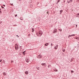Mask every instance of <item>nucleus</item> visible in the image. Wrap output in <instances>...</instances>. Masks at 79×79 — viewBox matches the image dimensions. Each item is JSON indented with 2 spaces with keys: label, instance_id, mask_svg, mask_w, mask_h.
Listing matches in <instances>:
<instances>
[{
  "label": "nucleus",
  "instance_id": "nucleus-11",
  "mask_svg": "<svg viewBox=\"0 0 79 79\" xmlns=\"http://www.w3.org/2000/svg\"><path fill=\"white\" fill-rule=\"evenodd\" d=\"M3 74L4 75V76H6V73H3Z\"/></svg>",
  "mask_w": 79,
  "mask_h": 79
},
{
  "label": "nucleus",
  "instance_id": "nucleus-30",
  "mask_svg": "<svg viewBox=\"0 0 79 79\" xmlns=\"http://www.w3.org/2000/svg\"><path fill=\"white\" fill-rule=\"evenodd\" d=\"M3 6H5V5H3Z\"/></svg>",
  "mask_w": 79,
  "mask_h": 79
},
{
  "label": "nucleus",
  "instance_id": "nucleus-7",
  "mask_svg": "<svg viewBox=\"0 0 79 79\" xmlns=\"http://www.w3.org/2000/svg\"><path fill=\"white\" fill-rule=\"evenodd\" d=\"M23 55H25L26 54V51H25L23 52Z\"/></svg>",
  "mask_w": 79,
  "mask_h": 79
},
{
  "label": "nucleus",
  "instance_id": "nucleus-33",
  "mask_svg": "<svg viewBox=\"0 0 79 79\" xmlns=\"http://www.w3.org/2000/svg\"><path fill=\"white\" fill-rule=\"evenodd\" d=\"M77 15H78V16H79V14H78Z\"/></svg>",
  "mask_w": 79,
  "mask_h": 79
},
{
  "label": "nucleus",
  "instance_id": "nucleus-12",
  "mask_svg": "<svg viewBox=\"0 0 79 79\" xmlns=\"http://www.w3.org/2000/svg\"><path fill=\"white\" fill-rule=\"evenodd\" d=\"M69 2L70 3H71L73 2V0H70Z\"/></svg>",
  "mask_w": 79,
  "mask_h": 79
},
{
  "label": "nucleus",
  "instance_id": "nucleus-16",
  "mask_svg": "<svg viewBox=\"0 0 79 79\" xmlns=\"http://www.w3.org/2000/svg\"><path fill=\"white\" fill-rule=\"evenodd\" d=\"M72 37L71 35H69L68 38H69V37Z\"/></svg>",
  "mask_w": 79,
  "mask_h": 79
},
{
  "label": "nucleus",
  "instance_id": "nucleus-4",
  "mask_svg": "<svg viewBox=\"0 0 79 79\" xmlns=\"http://www.w3.org/2000/svg\"><path fill=\"white\" fill-rule=\"evenodd\" d=\"M41 65H42V66H45V67H46V66H47V65H46L45 63L42 64Z\"/></svg>",
  "mask_w": 79,
  "mask_h": 79
},
{
  "label": "nucleus",
  "instance_id": "nucleus-36",
  "mask_svg": "<svg viewBox=\"0 0 79 79\" xmlns=\"http://www.w3.org/2000/svg\"><path fill=\"white\" fill-rule=\"evenodd\" d=\"M64 2H65V1H64Z\"/></svg>",
  "mask_w": 79,
  "mask_h": 79
},
{
  "label": "nucleus",
  "instance_id": "nucleus-20",
  "mask_svg": "<svg viewBox=\"0 0 79 79\" xmlns=\"http://www.w3.org/2000/svg\"><path fill=\"white\" fill-rule=\"evenodd\" d=\"M37 69H38V70H39V67H38V68H37Z\"/></svg>",
  "mask_w": 79,
  "mask_h": 79
},
{
  "label": "nucleus",
  "instance_id": "nucleus-18",
  "mask_svg": "<svg viewBox=\"0 0 79 79\" xmlns=\"http://www.w3.org/2000/svg\"><path fill=\"white\" fill-rule=\"evenodd\" d=\"M60 2V0H59L57 2V3H58V2Z\"/></svg>",
  "mask_w": 79,
  "mask_h": 79
},
{
  "label": "nucleus",
  "instance_id": "nucleus-9",
  "mask_svg": "<svg viewBox=\"0 0 79 79\" xmlns=\"http://www.w3.org/2000/svg\"><path fill=\"white\" fill-rule=\"evenodd\" d=\"M38 57L39 58H41V57H42V55H40L38 56Z\"/></svg>",
  "mask_w": 79,
  "mask_h": 79
},
{
  "label": "nucleus",
  "instance_id": "nucleus-32",
  "mask_svg": "<svg viewBox=\"0 0 79 79\" xmlns=\"http://www.w3.org/2000/svg\"><path fill=\"white\" fill-rule=\"evenodd\" d=\"M15 15V16L16 17V16H17V15Z\"/></svg>",
  "mask_w": 79,
  "mask_h": 79
},
{
  "label": "nucleus",
  "instance_id": "nucleus-31",
  "mask_svg": "<svg viewBox=\"0 0 79 79\" xmlns=\"http://www.w3.org/2000/svg\"><path fill=\"white\" fill-rule=\"evenodd\" d=\"M77 25H76V28H77Z\"/></svg>",
  "mask_w": 79,
  "mask_h": 79
},
{
  "label": "nucleus",
  "instance_id": "nucleus-38",
  "mask_svg": "<svg viewBox=\"0 0 79 79\" xmlns=\"http://www.w3.org/2000/svg\"><path fill=\"white\" fill-rule=\"evenodd\" d=\"M0 12H1V11H0Z\"/></svg>",
  "mask_w": 79,
  "mask_h": 79
},
{
  "label": "nucleus",
  "instance_id": "nucleus-13",
  "mask_svg": "<svg viewBox=\"0 0 79 79\" xmlns=\"http://www.w3.org/2000/svg\"><path fill=\"white\" fill-rule=\"evenodd\" d=\"M32 32L34 31V28H32Z\"/></svg>",
  "mask_w": 79,
  "mask_h": 79
},
{
  "label": "nucleus",
  "instance_id": "nucleus-34",
  "mask_svg": "<svg viewBox=\"0 0 79 79\" xmlns=\"http://www.w3.org/2000/svg\"><path fill=\"white\" fill-rule=\"evenodd\" d=\"M48 68H49V65H48Z\"/></svg>",
  "mask_w": 79,
  "mask_h": 79
},
{
  "label": "nucleus",
  "instance_id": "nucleus-25",
  "mask_svg": "<svg viewBox=\"0 0 79 79\" xmlns=\"http://www.w3.org/2000/svg\"><path fill=\"white\" fill-rule=\"evenodd\" d=\"M59 31H62V30L59 29Z\"/></svg>",
  "mask_w": 79,
  "mask_h": 79
},
{
  "label": "nucleus",
  "instance_id": "nucleus-10",
  "mask_svg": "<svg viewBox=\"0 0 79 79\" xmlns=\"http://www.w3.org/2000/svg\"><path fill=\"white\" fill-rule=\"evenodd\" d=\"M55 32H56V29H55L54 30V33Z\"/></svg>",
  "mask_w": 79,
  "mask_h": 79
},
{
  "label": "nucleus",
  "instance_id": "nucleus-23",
  "mask_svg": "<svg viewBox=\"0 0 79 79\" xmlns=\"http://www.w3.org/2000/svg\"><path fill=\"white\" fill-rule=\"evenodd\" d=\"M1 7L2 8H4V7H3V6H2Z\"/></svg>",
  "mask_w": 79,
  "mask_h": 79
},
{
  "label": "nucleus",
  "instance_id": "nucleus-6",
  "mask_svg": "<svg viewBox=\"0 0 79 79\" xmlns=\"http://www.w3.org/2000/svg\"><path fill=\"white\" fill-rule=\"evenodd\" d=\"M28 73H29V72L28 71H26L25 72V74H26L27 75L28 74Z\"/></svg>",
  "mask_w": 79,
  "mask_h": 79
},
{
  "label": "nucleus",
  "instance_id": "nucleus-15",
  "mask_svg": "<svg viewBox=\"0 0 79 79\" xmlns=\"http://www.w3.org/2000/svg\"><path fill=\"white\" fill-rule=\"evenodd\" d=\"M54 45V44H52V43L51 44V47H52V46H53Z\"/></svg>",
  "mask_w": 79,
  "mask_h": 79
},
{
  "label": "nucleus",
  "instance_id": "nucleus-1",
  "mask_svg": "<svg viewBox=\"0 0 79 79\" xmlns=\"http://www.w3.org/2000/svg\"><path fill=\"white\" fill-rule=\"evenodd\" d=\"M42 32L41 31H39V37H40V36H41V35H42Z\"/></svg>",
  "mask_w": 79,
  "mask_h": 79
},
{
  "label": "nucleus",
  "instance_id": "nucleus-21",
  "mask_svg": "<svg viewBox=\"0 0 79 79\" xmlns=\"http://www.w3.org/2000/svg\"><path fill=\"white\" fill-rule=\"evenodd\" d=\"M76 39H77V40H79V38H77Z\"/></svg>",
  "mask_w": 79,
  "mask_h": 79
},
{
  "label": "nucleus",
  "instance_id": "nucleus-28",
  "mask_svg": "<svg viewBox=\"0 0 79 79\" xmlns=\"http://www.w3.org/2000/svg\"><path fill=\"white\" fill-rule=\"evenodd\" d=\"M63 11V10H60V12H62Z\"/></svg>",
  "mask_w": 79,
  "mask_h": 79
},
{
  "label": "nucleus",
  "instance_id": "nucleus-2",
  "mask_svg": "<svg viewBox=\"0 0 79 79\" xmlns=\"http://www.w3.org/2000/svg\"><path fill=\"white\" fill-rule=\"evenodd\" d=\"M15 46L16 50H18V45H17V44H15Z\"/></svg>",
  "mask_w": 79,
  "mask_h": 79
},
{
  "label": "nucleus",
  "instance_id": "nucleus-27",
  "mask_svg": "<svg viewBox=\"0 0 79 79\" xmlns=\"http://www.w3.org/2000/svg\"><path fill=\"white\" fill-rule=\"evenodd\" d=\"M2 60H0V62H2Z\"/></svg>",
  "mask_w": 79,
  "mask_h": 79
},
{
  "label": "nucleus",
  "instance_id": "nucleus-29",
  "mask_svg": "<svg viewBox=\"0 0 79 79\" xmlns=\"http://www.w3.org/2000/svg\"><path fill=\"white\" fill-rule=\"evenodd\" d=\"M16 36H17L18 37H19V36H18V35H17Z\"/></svg>",
  "mask_w": 79,
  "mask_h": 79
},
{
  "label": "nucleus",
  "instance_id": "nucleus-17",
  "mask_svg": "<svg viewBox=\"0 0 79 79\" xmlns=\"http://www.w3.org/2000/svg\"><path fill=\"white\" fill-rule=\"evenodd\" d=\"M20 19H21V20H23V18L22 17L20 18Z\"/></svg>",
  "mask_w": 79,
  "mask_h": 79
},
{
  "label": "nucleus",
  "instance_id": "nucleus-26",
  "mask_svg": "<svg viewBox=\"0 0 79 79\" xmlns=\"http://www.w3.org/2000/svg\"><path fill=\"white\" fill-rule=\"evenodd\" d=\"M2 23V22L0 21V24H1Z\"/></svg>",
  "mask_w": 79,
  "mask_h": 79
},
{
  "label": "nucleus",
  "instance_id": "nucleus-37",
  "mask_svg": "<svg viewBox=\"0 0 79 79\" xmlns=\"http://www.w3.org/2000/svg\"><path fill=\"white\" fill-rule=\"evenodd\" d=\"M19 0V1H21V0Z\"/></svg>",
  "mask_w": 79,
  "mask_h": 79
},
{
  "label": "nucleus",
  "instance_id": "nucleus-3",
  "mask_svg": "<svg viewBox=\"0 0 79 79\" xmlns=\"http://www.w3.org/2000/svg\"><path fill=\"white\" fill-rule=\"evenodd\" d=\"M26 61L27 62V63H29V59L27 58L26 59Z\"/></svg>",
  "mask_w": 79,
  "mask_h": 79
},
{
  "label": "nucleus",
  "instance_id": "nucleus-24",
  "mask_svg": "<svg viewBox=\"0 0 79 79\" xmlns=\"http://www.w3.org/2000/svg\"><path fill=\"white\" fill-rule=\"evenodd\" d=\"M68 2V3H70V2H69V1H68V2Z\"/></svg>",
  "mask_w": 79,
  "mask_h": 79
},
{
  "label": "nucleus",
  "instance_id": "nucleus-35",
  "mask_svg": "<svg viewBox=\"0 0 79 79\" xmlns=\"http://www.w3.org/2000/svg\"><path fill=\"white\" fill-rule=\"evenodd\" d=\"M58 71V70H56V71Z\"/></svg>",
  "mask_w": 79,
  "mask_h": 79
},
{
  "label": "nucleus",
  "instance_id": "nucleus-8",
  "mask_svg": "<svg viewBox=\"0 0 79 79\" xmlns=\"http://www.w3.org/2000/svg\"><path fill=\"white\" fill-rule=\"evenodd\" d=\"M49 44H48V43H47L45 44L44 45L45 46H48V45H49Z\"/></svg>",
  "mask_w": 79,
  "mask_h": 79
},
{
  "label": "nucleus",
  "instance_id": "nucleus-19",
  "mask_svg": "<svg viewBox=\"0 0 79 79\" xmlns=\"http://www.w3.org/2000/svg\"><path fill=\"white\" fill-rule=\"evenodd\" d=\"M74 71H71V73H73Z\"/></svg>",
  "mask_w": 79,
  "mask_h": 79
},
{
  "label": "nucleus",
  "instance_id": "nucleus-5",
  "mask_svg": "<svg viewBox=\"0 0 79 79\" xmlns=\"http://www.w3.org/2000/svg\"><path fill=\"white\" fill-rule=\"evenodd\" d=\"M58 45H57L55 47L54 49H55V50H56V49L58 48Z\"/></svg>",
  "mask_w": 79,
  "mask_h": 79
},
{
  "label": "nucleus",
  "instance_id": "nucleus-14",
  "mask_svg": "<svg viewBox=\"0 0 79 79\" xmlns=\"http://www.w3.org/2000/svg\"><path fill=\"white\" fill-rule=\"evenodd\" d=\"M71 36H75V34H72L71 35Z\"/></svg>",
  "mask_w": 79,
  "mask_h": 79
},
{
  "label": "nucleus",
  "instance_id": "nucleus-22",
  "mask_svg": "<svg viewBox=\"0 0 79 79\" xmlns=\"http://www.w3.org/2000/svg\"><path fill=\"white\" fill-rule=\"evenodd\" d=\"M65 51V50H64V49L63 50V52H64Z\"/></svg>",
  "mask_w": 79,
  "mask_h": 79
}]
</instances>
